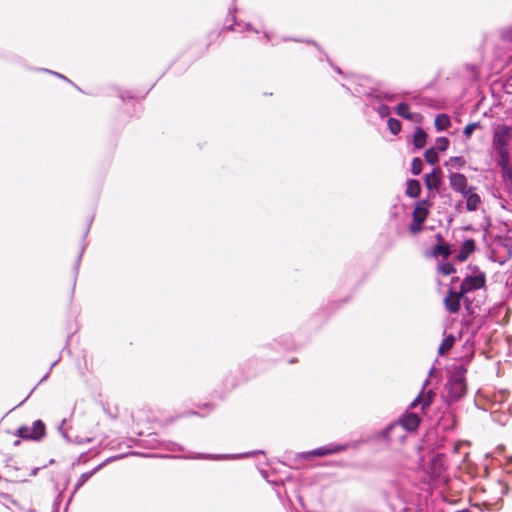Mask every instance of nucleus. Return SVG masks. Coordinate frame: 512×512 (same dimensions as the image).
<instances>
[{"label":"nucleus","mask_w":512,"mask_h":512,"mask_svg":"<svg viewBox=\"0 0 512 512\" xmlns=\"http://www.w3.org/2000/svg\"><path fill=\"white\" fill-rule=\"evenodd\" d=\"M466 369L462 366H456L452 372L448 383V397L451 401H457L462 398L466 393Z\"/></svg>","instance_id":"1"},{"label":"nucleus","mask_w":512,"mask_h":512,"mask_svg":"<svg viewBox=\"0 0 512 512\" xmlns=\"http://www.w3.org/2000/svg\"><path fill=\"white\" fill-rule=\"evenodd\" d=\"M512 129L508 125H497L494 128L492 146L501 159L509 157L508 144L511 139Z\"/></svg>","instance_id":"2"},{"label":"nucleus","mask_w":512,"mask_h":512,"mask_svg":"<svg viewBox=\"0 0 512 512\" xmlns=\"http://www.w3.org/2000/svg\"><path fill=\"white\" fill-rule=\"evenodd\" d=\"M46 433V427L43 421L36 420L32 425H23L17 429L16 435L25 440H41Z\"/></svg>","instance_id":"3"},{"label":"nucleus","mask_w":512,"mask_h":512,"mask_svg":"<svg viewBox=\"0 0 512 512\" xmlns=\"http://www.w3.org/2000/svg\"><path fill=\"white\" fill-rule=\"evenodd\" d=\"M383 436L391 443H403L407 437V432L401 423L394 422L389 425L384 431Z\"/></svg>","instance_id":"4"},{"label":"nucleus","mask_w":512,"mask_h":512,"mask_svg":"<svg viewBox=\"0 0 512 512\" xmlns=\"http://www.w3.org/2000/svg\"><path fill=\"white\" fill-rule=\"evenodd\" d=\"M485 282V274L482 272L473 276H468L461 284V291L465 294L469 291L480 289L485 285Z\"/></svg>","instance_id":"5"},{"label":"nucleus","mask_w":512,"mask_h":512,"mask_svg":"<svg viewBox=\"0 0 512 512\" xmlns=\"http://www.w3.org/2000/svg\"><path fill=\"white\" fill-rule=\"evenodd\" d=\"M446 469V458L443 454L434 455L428 466V472L432 477H441Z\"/></svg>","instance_id":"6"},{"label":"nucleus","mask_w":512,"mask_h":512,"mask_svg":"<svg viewBox=\"0 0 512 512\" xmlns=\"http://www.w3.org/2000/svg\"><path fill=\"white\" fill-rule=\"evenodd\" d=\"M449 182L451 188L463 195L465 192H467L472 187L468 186L467 178L461 174V173H451L449 175Z\"/></svg>","instance_id":"7"},{"label":"nucleus","mask_w":512,"mask_h":512,"mask_svg":"<svg viewBox=\"0 0 512 512\" xmlns=\"http://www.w3.org/2000/svg\"><path fill=\"white\" fill-rule=\"evenodd\" d=\"M464 293L462 291L455 292L449 291L448 295L444 299L446 309L451 313H456L460 309V301Z\"/></svg>","instance_id":"8"},{"label":"nucleus","mask_w":512,"mask_h":512,"mask_svg":"<svg viewBox=\"0 0 512 512\" xmlns=\"http://www.w3.org/2000/svg\"><path fill=\"white\" fill-rule=\"evenodd\" d=\"M398 422L401 423V425H403V428L407 433L413 432L418 428L420 424V417L415 413H408L403 415L398 420Z\"/></svg>","instance_id":"9"},{"label":"nucleus","mask_w":512,"mask_h":512,"mask_svg":"<svg viewBox=\"0 0 512 512\" xmlns=\"http://www.w3.org/2000/svg\"><path fill=\"white\" fill-rule=\"evenodd\" d=\"M430 203L427 200L419 201L413 211V220L418 223H424L429 214Z\"/></svg>","instance_id":"10"},{"label":"nucleus","mask_w":512,"mask_h":512,"mask_svg":"<svg viewBox=\"0 0 512 512\" xmlns=\"http://www.w3.org/2000/svg\"><path fill=\"white\" fill-rule=\"evenodd\" d=\"M345 449H346V446H344V445H331V446L319 447L317 449H314L312 451L305 453V457H311V456L321 457V456L334 454V453L343 451Z\"/></svg>","instance_id":"11"},{"label":"nucleus","mask_w":512,"mask_h":512,"mask_svg":"<svg viewBox=\"0 0 512 512\" xmlns=\"http://www.w3.org/2000/svg\"><path fill=\"white\" fill-rule=\"evenodd\" d=\"M474 190L475 188L472 187L462 195L466 199V209L468 211H476L481 204V198Z\"/></svg>","instance_id":"12"},{"label":"nucleus","mask_w":512,"mask_h":512,"mask_svg":"<svg viewBox=\"0 0 512 512\" xmlns=\"http://www.w3.org/2000/svg\"><path fill=\"white\" fill-rule=\"evenodd\" d=\"M434 395L435 394L432 390L427 392L422 391L419 396L411 403V408H415L418 405H421V409L424 410L426 407L430 406Z\"/></svg>","instance_id":"13"},{"label":"nucleus","mask_w":512,"mask_h":512,"mask_svg":"<svg viewBox=\"0 0 512 512\" xmlns=\"http://www.w3.org/2000/svg\"><path fill=\"white\" fill-rule=\"evenodd\" d=\"M440 169L435 168L425 176V185L429 190H438L440 185Z\"/></svg>","instance_id":"14"},{"label":"nucleus","mask_w":512,"mask_h":512,"mask_svg":"<svg viewBox=\"0 0 512 512\" xmlns=\"http://www.w3.org/2000/svg\"><path fill=\"white\" fill-rule=\"evenodd\" d=\"M508 158H500V166L503 180L506 182L508 187H512V168L509 165Z\"/></svg>","instance_id":"15"},{"label":"nucleus","mask_w":512,"mask_h":512,"mask_svg":"<svg viewBox=\"0 0 512 512\" xmlns=\"http://www.w3.org/2000/svg\"><path fill=\"white\" fill-rule=\"evenodd\" d=\"M421 186L418 180L410 179L407 182L406 194L411 198H417L420 195Z\"/></svg>","instance_id":"16"},{"label":"nucleus","mask_w":512,"mask_h":512,"mask_svg":"<svg viewBox=\"0 0 512 512\" xmlns=\"http://www.w3.org/2000/svg\"><path fill=\"white\" fill-rule=\"evenodd\" d=\"M475 243L472 239L464 241L461 251L458 254V258L462 261L466 260L467 257L474 251Z\"/></svg>","instance_id":"17"},{"label":"nucleus","mask_w":512,"mask_h":512,"mask_svg":"<svg viewBox=\"0 0 512 512\" xmlns=\"http://www.w3.org/2000/svg\"><path fill=\"white\" fill-rule=\"evenodd\" d=\"M435 127L438 131H443L451 125L450 117L447 114H439L435 118Z\"/></svg>","instance_id":"18"},{"label":"nucleus","mask_w":512,"mask_h":512,"mask_svg":"<svg viewBox=\"0 0 512 512\" xmlns=\"http://www.w3.org/2000/svg\"><path fill=\"white\" fill-rule=\"evenodd\" d=\"M413 140H414V145L416 148H418V149L423 148L426 145V140H427L426 132L424 130H422L421 128H417L414 133Z\"/></svg>","instance_id":"19"},{"label":"nucleus","mask_w":512,"mask_h":512,"mask_svg":"<svg viewBox=\"0 0 512 512\" xmlns=\"http://www.w3.org/2000/svg\"><path fill=\"white\" fill-rule=\"evenodd\" d=\"M454 343H455V338L453 335L446 336L438 348L439 354L444 355L446 352H448L453 347Z\"/></svg>","instance_id":"20"},{"label":"nucleus","mask_w":512,"mask_h":512,"mask_svg":"<svg viewBox=\"0 0 512 512\" xmlns=\"http://www.w3.org/2000/svg\"><path fill=\"white\" fill-rule=\"evenodd\" d=\"M432 253L434 256L441 255L443 258H447L450 255V248L448 245L441 243L433 248Z\"/></svg>","instance_id":"21"},{"label":"nucleus","mask_w":512,"mask_h":512,"mask_svg":"<svg viewBox=\"0 0 512 512\" xmlns=\"http://www.w3.org/2000/svg\"><path fill=\"white\" fill-rule=\"evenodd\" d=\"M102 467V465H99L98 467H96L95 469H93L92 471L90 472H85L83 473L79 479H78V482L76 484V487L75 489H79L82 485H84L92 476L93 474L98 471L100 468Z\"/></svg>","instance_id":"22"},{"label":"nucleus","mask_w":512,"mask_h":512,"mask_svg":"<svg viewBox=\"0 0 512 512\" xmlns=\"http://www.w3.org/2000/svg\"><path fill=\"white\" fill-rule=\"evenodd\" d=\"M425 160L429 164H436L439 160L438 153L435 148H430L426 150L424 154Z\"/></svg>","instance_id":"23"},{"label":"nucleus","mask_w":512,"mask_h":512,"mask_svg":"<svg viewBox=\"0 0 512 512\" xmlns=\"http://www.w3.org/2000/svg\"><path fill=\"white\" fill-rule=\"evenodd\" d=\"M396 113L403 118L412 119V114L409 111V107L405 103H400L396 107Z\"/></svg>","instance_id":"24"},{"label":"nucleus","mask_w":512,"mask_h":512,"mask_svg":"<svg viewBox=\"0 0 512 512\" xmlns=\"http://www.w3.org/2000/svg\"><path fill=\"white\" fill-rule=\"evenodd\" d=\"M388 128L392 134L397 135L401 130V123L395 118L388 119Z\"/></svg>","instance_id":"25"},{"label":"nucleus","mask_w":512,"mask_h":512,"mask_svg":"<svg viewBox=\"0 0 512 512\" xmlns=\"http://www.w3.org/2000/svg\"><path fill=\"white\" fill-rule=\"evenodd\" d=\"M465 165V160L463 157H460V156H456V157H451L447 162H446V166H450V167H457V168H461Z\"/></svg>","instance_id":"26"},{"label":"nucleus","mask_w":512,"mask_h":512,"mask_svg":"<svg viewBox=\"0 0 512 512\" xmlns=\"http://www.w3.org/2000/svg\"><path fill=\"white\" fill-rule=\"evenodd\" d=\"M449 139L446 138V137H439L436 139V151L439 150V151H445L447 150V148L449 147Z\"/></svg>","instance_id":"27"},{"label":"nucleus","mask_w":512,"mask_h":512,"mask_svg":"<svg viewBox=\"0 0 512 512\" xmlns=\"http://www.w3.org/2000/svg\"><path fill=\"white\" fill-rule=\"evenodd\" d=\"M423 163L420 158H414L411 163V171L414 175H419L422 171Z\"/></svg>","instance_id":"28"},{"label":"nucleus","mask_w":512,"mask_h":512,"mask_svg":"<svg viewBox=\"0 0 512 512\" xmlns=\"http://www.w3.org/2000/svg\"><path fill=\"white\" fill-rule=\"evenodd\" d=\"M439 271L443 275H450L455 272V269L451 263L447 262V263H443V264L439 265Z\"/></svg>","instance_id":"29"},{"label":"nucleus","mask_w":512,"mask_h":512,"mask_svg":"<svg viewBox=\"0 0 512 512\" xmlns=\"http://www.w3.org/2000/svg\"><path fill=\"white\" fill-rule=\"evenodd\" d=\"M480 127V124L479 122H473V123H470L468 124L465 128H464V135L466 136V138H469L472 133L475 131V129L479 128Z\"/></svg>","instance_id":"30"},{"label":"nucleus","mask_w":512,"mask_h":512,"mask_svg":"<svg viewBox=\"0 0 512 512\" xmlns=\"http://www.w3.org/2000/svg\"><path fill=\"white\" fill-rule=\"evenodd\" d=\"M248 454L241 455H208L207 459L221 460V459H233L237 457L247 456Z\"/></svg>","instance_id":"31"},{"label":"nucleus","mask_w":512,"mask_h":512,"mask_svg":"<svg viewBox=\"0 0 512 512\" xmlns=\"http://www.w3.org/2000/svg\"><path fill=\"white\" fill-rule=\"evenodd\" d=\"M375 109L382 118H385L390 114V108L387 105L380 104Z\"/></svg>","instance_id":"32"},{"label":"nucleus","mask_w":512,"mask_h":512,"mask_svg":"<svg viewBox=\"0 0 512 512\" xmlns=\"http://www.w3.org/2000/svg\"><path fill=\"white\" fill-rule=\"evenodd\" d=\"M422 224H423V223H418V222H415V221L413 220V223L410 225V228H409V229H410V232H411L412 234H417V233H419V232L422 230Z\"/></svg>","instance_id":"33"},{"label":"nucleus","mask_w":512,"mask_h":512,"mask_svg":"<svg viewBox=\"0 0 512 512\" xmlns=\"http://www.w3.org/2000/svg\"><path fill=\"white\" fill-rule=\"evenodd\" d=\"M502 37L505 40L512 42V26L503 32Z\"/></svg>","instance_id":"34"},{"label":"nucleus","mask_w":512,"mask_h":512,"mask_svg":"<svg viewBox=\"0 0 512 512\" xmlns=\"http://www.w3.org/2000/svg\"><path fill=\"white\" fill-rule=\"evenodd\" d=\"M78 443H89L92 441V438H81L76 440Z\"/></svg>","instance_id":"35"},{"label":"nucleus","mask_w":512,"mask_h":512,"mask_svg":"<svg viewBox=\"0 0 512 512\" xmlns=\"http://www.w3.org/2000/svg\"><path fill=\"white\" fill-rule=\"evenodd\" d=\"M385 98L389 101H392L393 100V96H390V95H386Z\"/></svg>","instance_id":"36"},{"label":"nucleus","mask_w":512,"mask_h":512,"mask_svg":"<svg viewBox=\"0 0 512 512\" xmlns=\"http://www.w3.org/2000/svg\"><path fill=\"white\" fill-rule=\"evenodd\" d=\"M56 76L60 77V78H63V79H66L63 75L61 74H58V73H54Z\"/></svg>","instance_id":"37"}]
</instances>
